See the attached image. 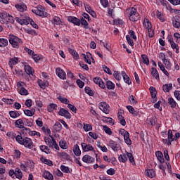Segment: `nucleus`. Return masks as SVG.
<instances>
[{
    "label": "nucleus",
    "instance_id": "1",
    "mask_svg": "<svg viewBox=\"0 0 180 180\" xmlns=\"http://www.w3.org/2000/svg\"><path fill=\"white\" fill-rule=\"evenodd\" d=\"M126 15L131 22H137V20H140V14L137 13V9L134 7L127 8L126 10Z\"/></svg>",
    "mask_w": 180,
    "mask_h": 180
},
{
    "label": "nucleus",
    "instance_id": "2",
    "mask_svg": "<svg viewBox=\"0 0 180 180\" xmlns=\"http://www.w3.org/2000/svg\"><path fill=\"white\" fill-rule=\"evenodd\" d=\"M8 41L13 49H19L20 44H22V39L13 34L8 36Z\"/></svg>",
    "mask_w": 180,
    "mask_h": 180
},
{
    "label": "nucleus",
    "instance_id": "3",
    "mask_svg": "<svg viewBox=\"0 0 180 180\" xmlns=\"http://www.w3.org/2000/svg\"><path fill=\"white\" fill-rule=\"evenodd\" d=\"M41 8V6H39L38 8L32 9V13H34L37 16H40L41 18H46V16H47V13L44 11V8Z\"/></svg>",
    "mask_w": 180,
    "mask_h": 180
},
{
    "label": "nucleus",
    "instance_id": "4",
    "mask_svg": "<svg viewBox=\"0 0 180 180\" xmlns=\"http://www.w3.org/2000/svg\"><path fill=\"white\" fill-rule=\"evenodd\" d=\"M119 133L120 134L123 136L126 144H127L128 146H131V140L130 139V134L129 133V131L121 129H120Z\"/></svg>",
    "mask_w": 180,
    "mask_h": 180
},
{
    "label": "nucleus",
    "instance_id": "5",
    "mask_svg": "<svg viewBox=\"0 0 180 180\" xmlns=\"http://www.w3.org/2000/svg\"><path fill=\"white\" fill-rule=\"evenodd\" d=\"M98 106L99 109H101L103 113L109 115V112H110V106H109V104L106 102H101Z\"/></svg>",
    "mask_w": 180,
    "mask_h": 180
},
{
    "label": "nucleus",
    "instance_id": "6",
    "mask_svg": "<svg viewBox=\"0 0 180 180\" xmlns=\"http://www.w3.org/2000/svg\"><path fill=\"white\" fill-rule=\"evenodd\" d=\"M108 146L112 148L113 151L117 152L122 149V147H120V144L117 143V142L110 140L108 142Z\"/></svg>",
    "mask_w": 180,
    "mask_h": 180
},
{
    "label": "nucleus",
    "instance_id": "7",
    "mask_svg": "<svg viewBox=\"0 0 180 180\" xmlns=\"http://www.w3.org/2000/svg\"><path fill=\"white\" fill-rule=\"evenodd\" d=\"M93 81L94 84H96L97 85H98L100 88H101L102 89H105L106 84H105V82H103V81L102 80V78L99 77H96L93 79Z\"/></svg>",
    "mask_w": 180,
    "mask_h": 180
},
{
    "label": "nucleus",
    "instance_id": "8",
    "mask_svg": "<svg viewBox=\"0 0 180 180\" xmlns=\"http://www.w3.org/2000/svg\"><path fill=\"white\" fill-rule=\"evenodd\" d=\"M22 146H25L26 148L32 150L33 148V141L30 138H24Z\"/></svg>",
    "mask_w": 180,
    "mask_h": 180
},
{
    "label": "nucleus",
    "instance_id": "9",
    "mask_svg": "<svg viewBox=\"0 0 180 180\" xmlns=\"http://www.w3.org/2000/svg\"><path fill=\"white\" fill-rule=\"evenodd\" d=\"M56 74L60 79H65V78H67V74L60 68H56Z\"/></svg>",
    "mask_w": 180,
    "mask_h": 180
},
{
    "label": "nucleus",
    "instance_id": "10",
    "mask_svg": "<svg viewBox=\"0 0 180 180\" xmlns=\"http://www.w3.org/2000/svg\"><path fill=\"white\" fill-rule=\"evenodd\" d=\"M81 146H82V148L83 151H84L85 153H87L88 151H94L95 152V149L94 148V146H92V145H91V144H86L85 143H82Z\"/></svg>",
    "mask_w": 180,
    "mask_h": 180
},
{
    "label": "nucleus",
    "instance_id": "11",
    "mask_svg": "<svg viewBox=\"0 0 180 180\" xmlns=\"http://www.w3.org/2000/svg\"><path fill=\"white\" fill-rule=\"evenodd\" d=\"M82 161L86 164H92L93 162H95V158L89 155H85L82 157Z\"/></svg>",
    "mask_w": 180,
    "mask_h": 180
},
{
    "label": "nucleus",
    "instance_id": "12",
    "mask_svg": "<svg viewBox=\"0 0 180 180\" xmlns=\"http://www.w3.org/2000/svg\"><path fill=\"white\" fill-rule=\"evenodd\" d=\"M58 113L60 116H64L66 119H71V114L64 108H60Z\"/></svg>",
    "mask_w": 180,
    "mask_h": 180
},
{
    "label": "nucleus",
    "instance_id": "13",
    "mask_svg": "<svg viewBox=\"0 0 180 180\" xmlns=\"http://www.w3.org/2000/svg\"><path fill=\"white\" fill-rule=\"evenodd\" d=\"M68 20L74 25H76V26H79V25H81V20L77 17L69 16Z\"/></svg>",
    "mask_w": 180,
    "mask_h": 180
},
{
    "label": "nucleus",
    "instance_id": "14",
    "mask_svg": "<svg viewBox=\"0 0 180 180\" xmlns=\"http://www.w3.org/2000/svg\"><path fill=\"white\" fill-rule=\"evenodd\" d=\"M180 18L176 15L172 18V25L176 29H179L180 27Z\"/></svg>",
    "mask_w": 180,
    "mask_h": 180
},
{
    "label": "nucleus",
    "instance_id": "15",
    "mask_svg": "<svg viewBox=\"0 0 180 180\" xmlns=\"http://www.w3.org/2000/svg\"><path fill=\"white\" fill-rule=\"evenodd\" d=\"M121 74L122 75V78L126 84L128 85H131V80H130V77L126 74L125 72L122 71L121 72Z\"/></svg>",
    "mask_w": 180,
    "mask_h": 180
},
{
    "label": "nucleus",
    "instance_id": "16",
    "mask_svg": "<svg viewBox=\"0 0 180 180\" xmlns=\"http://www.w3.org/2000/svg\"><path fill=\"white\" fill-rule=\"evenodd\" d=\"M43 176L44 177L45 179H48V180L54 179V176H53V174L47 170L44 171Z\"/></svg>",
    "mask_w": 180,
    "mask_h": 180
},
{
    "label": "nucleus",
    "instance_id": "17",
    "mask_svg": "<svg viewBox=\"0 0 180 180\" xmlns=\"http://www.w3.org/2000/svg\"><path fill=\"white\" fill-rule=\"evenodd\" d=\"M24 68L26 74L28 75H33V74H34V70L33 68H32V67H30V65H25Z\"/></svg>",
    "mask_w": 180,
    "mask_h": 180
},
{
    "label": "nucleus",
    "instance_id": "18",
    "mask_svg": "<svg viewBox=\"0 0 180 180\" xmlns=\"http://www.w3.org/2000/svg\"><path fill=\"white\" fill-rule=\"evenodd\" d=\"M68 51L72 56V57L75 60H79V55L75 50H74L71 48H69Z\"/></svg>",
    "mask_w": 180,
    "mask_h": 180
},
{
    "label": "nucleus",
    "instance_id": "19",
    "mask_svg": "<svg viewBox=\"0 0 180 180\" xmlns=\"http://www.w3.org/2000/svg\"><path fill=\"white\" fill-rule=\"evenodd\" d=\"M151 75L153 77V78H155V79H160V74L155 68H151Z\"/></svg>",
    "mask_w": 180,
    "mask_h": 180
},
{
    "label": "nucleus",
    "instance_id": "20",
    "mask_svg": "<svg viewBox=\"0 0 180 180\" xmlns=\"http://www.w3.org/2000/svg\"><path fill=\"white\" fill-rule=\"evenodd\" d=\"M146 175L148 178H154L155 176V171L153 169H149L146 171Z\"/></svg>",
    "mask_w": 180,
    "mask_h": 180
},
{
    "label": "nucleus",
    "instance_id": "21",
    "mask_svg": "<svg viewBox=\"0 0 180 180\" xmlns=\"http://www.w3.org/2000/svg\"><path fill=\"white\" fill-rule=\"evenodd\" d=\"M155 155H156L158 161H160V162L161 164H163V162H165L164 155H162V153L161 151L156 152Z\"/></svg>",
    "mask_w": 180,
    "mask_h": 180
},
{
    "label": "nucleus",
    "instance_id": "22",
    "mask_svg": "<svg viewBox=\"0 0 180 180\" xmlns=\"http://www.w3.org/2000/svg\"><path fill=\"white\" fill-rule=\"evenodd\" d=\"M18 61H19V58L16 57L11 58L8 63L10 68H13V65H16V64L18 63Z\"/></svg>",
    "mask_w": 180,
    "mask_h": 180
},
{
    "label": "nucleus",
    "instance_id": "23",
    "mask_svg": "<svg viewBox=\"0 0 180 180\" xmlns=\"http://www.w3.org/2000/svg\"><path fill=\"white\" fill-rule=\"evenodd\" d=\"M127 109L129 110V113H131L134 116H139V111L136 110L133 106L127 105Z\"/></svg>",
    "mask_w": 180,
    "mask_h": 180
},
{
    "label": "nucleus",
    "instance_id": "24",
    "mask_svg": "<svg viewBox=\"0 0 180 180\" xmlns=\"http://www.w3.org/2000/svg\"><path fill=\"white\" fill-rule=\"evenodd\" d=\"M15 178H17L18 179H22V178H23V173H22L20 169L18 167L15 168Z\"/></svg>",
    "mask_w": 180,
    "mask_h": 180
},
{
    "label": "nucleus",
    "instance_id": "25",
    "mask_svg": "<svg viewBox=\"0 0 180 180\" xmlns=\"http://www.w3.org/2000/svg\"><path fill=\"white\" fill-rule=\"evenodd\" d=\"M15 20L19 23L20 25H29V21L26 19H20L19 17H15Z\"/></svg>",
    "mask_w": 180,
    "mask_h": 180
},
{
    "label": "nucleus",
    "instance_id": "26",
    "mask_svg": "<svg viewBox=\"0 0 180 180\" xmlns=\"http://www.w3.org/2000/svg\"><path fill=\"white\" fill-rule=\"evenodd\" d=\"M40 160H41V162H43V164H46V165H49V167H53V161H51L44 157H41Z\"/></svg>",
    "mask_w": 180,
    "mask_h": 180
},
{
    "label": "nucleus",
    "instance_id": "27",
    "mask_svg": "<svg viewBox=\"0 0 180 180\" xmlns=\"http://www.w3.org/2000/svg\"><path fill=\"white\" fill-rule=\"evenodd\" d=\"M73 152L74 154L77 155V157H79V155H81V149H79L78 144L74 146Z\"/></svg>",
    "mask_w": 180,
    "mask_h": 180
},
{
    "label": "nucleus",
    "instance_id": "28",
    "mask_svg": "<svg viewBox=\"0 0 180 180\" xmlns=\"http://www.w3.org/2000/svg\"><path fill=\"white\" fill-rule=\"evenodd\" d=\"M143 26H144V27H146V29L147 30H148L149 29L153 28V25H151V22H150V20L148 19H145L143 20Z\"/></svg>",
    "mask_w": 180,
    "mask_h": 180
},
{
    "label": "nucleus",
    "instance_id": "29",
    "mask_svg": "<svg viewBox=\"0 0 180 180\" xmlns=\"http://www.w3.org/2000/svg\"><path fill=\"white\" fill-rule=\"evenodd\" d=\"M15 127H18V129H23L24 123L23 120L18 119L15 122Z\"/></svg>",
    "mask_w": 180,
    "mask_h": 180
},
{
    "label": "nucleus",
    "instance_id": "30",
    "mask_svg": "<svg viewBox=\"0 0 180 180\" xmlns=\"http://www.w3.org/2000/svg\"><path fill=\"white\" fill-rule=\"evenodd\" d=\"M167 103L171 106V108H176V102L175 101V100H174L172 97H170L167 99Z\"/></svg>",
    "mask_w": 180,
    "mask_h": 180
},
{
    "label": "nucleus",
    "instance_id": "31",
    "mask_svg": "<svg viewBox=\"0 0 180 180\" xmlns=\"http://www.w3.org/2000/svg\"><path fill=\"white\" fill-rule=\"evenodd\" d=\"M57 99H58L61 103H65V105H68V103H70V101L67 98L62 96H58Z\"/></svg>",
    "mask_w": 180,
    "mask_h": 180
},
{
    "label": "nucleus",
    "instance_id": "32",
    "mask_svg": "<svg viewBox=\"0 0 180 180\" xmlns=\"http://www.w3.org/2000/svg\"><path fill=\"white\" fill-rule=\"evenodd\" d=\"M158 65L167 77H169V73H168V71L165 70V68H164V65H162L161 62H158Z\"/></svg>",
    "mask_w": 180,
    "mask_h": 180
},
{
    "label": "nucleus",
    "instance_id": "33",
    "mask_svg": "<svg viewBox=\"0 0 180 180\" xmlns=\"http://www.w3.org/2000/svg\"><path fill=\"white\" fill-rule=\"evenodd\" d=\"M162 89L164 92H169L171 89H172V84H166L162 86Z\"/></svg>",
    "mask_w": 180,
    "mask_h": 180
},
{
    "label": "nucleus",
    "instance_id": "34",
    "mask_svg": "<svg viewBox=\"0 0 180 180\" xmlns=\"http://www.w3.org/2000/svg\"><path fill=\"white\" fill-rule=\"evenodd\" d=\"M9 115L10 117H12V119H17V117H19V116H20V113L18 111H10Z\"/></svg>",
    "mask_w": 180,
    "mask_h": 180
},
{
    "label": "nucleus",
    "instance_id": "35",
    "mask_svg": "<svg viewBox=\"0 0 180 180\" xmlns=\"http://www.w3.org/2000/svg\"><path fill=\"white\" fill-rule=\"evenodd\" d=\"M53 129L56 131H61L63 125H61V123L56 122L53 125Z\"/></svg>",
    "mask_w": 180,
    "mask_h": 180
},
{
    "label": "nucleus",
    "instance_id": "36",
    "mask_svg": "<svg viewBox=\"0 0 180 180\" xmlns=\"http://www.w3.org/2000/svg\"><path fill=\"white\" fill-rule=\"evenodd\" d=\"M127 157L128 153L127 152V154L120 155L118 158V160L120 161V162H126V161H127Z\"/></svg>",
    "mask_w": 180,
    "mask_h": 180
},
{
    "label": "nucleus",
    "instance_id": "37",
    "mask_svg": "<svg viewBox=\"0 0 180 180\" xmlns=\"http://www.w3.org/2000/svg\"><path fill=\"white\" fill-rule=\"evenodd\" d=\"M129 102H130L131 105H137V99L133 95H130L128 98Z\"/></svg>",
    "mask_w": 180,
    "mask_h": 180
},
{
    "label": "nucleus",
    "instance_id": "38",
    "mask_svg": "<svg viewBox=\"0 0 180 180\" xmlns=\"http://www.w3.org/2000/svg\"><path fill=\"white\" fill-rule=\"evenodd\" d=\"M83 57L84 58V61L87 63L91 65V59H89V57L92 58V55H91V53H88L86 55L83 54Z\"/></svg>",
    "mask_w": 180,
    "mask_h": 180
},
{
    "label": "nucleus",
    "instance_id": "39",
    "mask_svg": "<svg viewBox=\"0 0 180 180\" xmlns=\"http://www.w3.org/2000/svg\"><path fill=\"white\" fill-rule=\"evenodd\" d=\"M141 58L143 64H146V65H148V64H150V59H148V56H147V55L142 54Z\"/></svg>",
    "mask_w": 180,
    "mask_h": 180
},
{
    "label": "nucleus",
    "instance_id": "40",
    "mask_svg": "<svg viewBox=\"0 0 180 180\" xmlns=\"http://www.w3.org/2000/svg\"><path fill=\"white\" fill-rule=\"evenodd\" d=\"M20 95H22L24 96H26L27 95H29V91L25 89V87H20L18 89Z\"/></svg>",
    "mask_w": 180,
    "mask_h": 180
},
{
    "label": "nucleus",
    "instance_id": "41",
    "mask_svg": "<svg viewBox=\"0 0 180 180\" xmlns=\"http://www.w3.org/2000/svg\"><path fill=\"white\" fill-rule=\"evenodd\" d=\"M15 8L18 9V11H19V12H25V11L27 9V7L25 4L15 5Z\"/></svg>",
    "mask_w": 180,
    "mask_h": 180
},
{
    "label": "nucleus",
    "instance_id": "42",
    "mask_svg": "<svg viewBox=\"0 0 180 180\" xmlns=\"http://www.w3.org/2000/svg\"><path fill=\"white\" fill-rule=\"evenodd\" d=\"M118 120L122 126H126V120H124V117L122 114L118 115Z\"/></svg>",
    "mask_w": 180,
    "mask_h": 180
},
{
    "label": "nucleus",
    "instance_id": "43",
    "mask_svg": "<svg viewBox=\"0 0 180 180\" xmlns=\"http://www.w3.org/2000/svg\"><path fill=\"white\" fill-rule=\"evenodd\" d=\"M52 23L53 25H61V19L59 17L55 16L52 19Z\"/></svg>",
    "mask_w": 180,
    "mask_h": 180
},
{
    "label": "nucleus",
    "instance_id": "44",
    "mask_svg": "<svg viewBox=\"0 0 180 180\" xmlns=\"http://www.w3.org/2000/svg\"><path fill=\"white\" fill-rule=\"evenodd\" d=\"M106 86L110 90L115 89V83L112 82L110 80H107Z\"/></svg>",
    "mask_w": 180,
    "mask_h": 180
},
{
    "label": "nucleus",
    "instance_id": "45",
    "mask_svg": "<svg viewBox=\"0 0 180 180\" xmlns=\"http://www.w3.org/2000/svg\"><path fill=\"white\" fill-rule=\"evenodd\" d=\"M156 16L158 19H159V20H160L161 22H165V18H164V15H162V13H161L160 11H156Z\"/></svg>",
    "mask_w": 180,
    "mask_h": 180
},
{
    "label": "nucleus",
    "instance_id": "46",
    "mask_svg": "<svg viewBox=\"0 0 180 180\" xmlns=\"http://www.w3.org/2000/svg\"><path fill=\"white\" fill-rule=\"evenodd\" d=\"M8 46V39L0 38V47H6Z\"/></svg>",
    "mask_w": 180,
    "mask_h": 180
},
{
    "label": "nucleus",
    "instance_id": "47",
    "mask_svg": "<svg viewBox=\"0 0 180 180\" xmlns=\"http://www.w3.org/2000/svg\"><path fill=\"white\" fill-rule=\"evenodd\" d=\"M150 92V95L152 98H155L157 96V90L155 89V87L153 86H150L149 88Z\"/></svg>",
    "mask_w": 180,
    "mask_h": 180
},
{
    "label": "nucleus",
    "instance_id": "48",
    "mask_svg": "<svg viewBox=\"0 0 180 180\" xmlns=\"http://www.w3.org/2000/svg\"><path fill=\"white\" fill-rule=\"evenodd\" d=\"M25 130H27L30 134V136H38V137H40V134L36 131H30V128H25Z\"/></svg>",
    "mask_w": 180,
    "mask_h": 180
},
{
    "label": "nucleus",
    "instance_id": "49",
    "mask_svg": "<svg viewBox=\"0 0 180 180\" xmlns=\"http://www.w3.org/2000/svg\"><path fill=\"white\" fill-rule=\"evenodd\" d=\"M39 148L41 151H43L44 153H46V154H50V149H49V147L41 145L39 146Z\"/></svg>",
    "mask_w": 180,
    "mask_h": 180
},
{
    "label": "nucleus",
    "instance_id": "50",
    "mask_svg": "<svg viewBox=\"0 0 180 180\" xmlns=\"http://www.w3.org/2000/svg\"><path fill=\"white\" fill-rule=\"evenodd\" d=\"M103 130L105 131V133H106V134H108V136H112V129H110L109 127L104 125L103 127Z\"/></svg>",
    "mask_w": 180,
    "mask_h": 180
},
{
    "label": "nucleus",
    "instance_id": "51",
    "mask_svg": "<svg viewBox=\"0 0 180 180\" xmlns=\"http://www.w3.org/2000/svg\"><path fill=\"white\" fill-rule=\"evenodd\" d=\"M85 92L89 95V96H94V91L91 89L89 86H86L84 88Z\"/></svg>",
    "mask_w": 180,
    "mask_h": 180
},
{
    "label": "nucleus",
    "instance_id": "52",
    "mask_svg": "<svg viewBox=\"0 0 180 180\" xmlns=\"http://www.w3.org/2000/svg\"><path fill=\"white\" fill-rule=\"evenodd\" d=\"M56 108H57V104L51 103L47 107L48 112H53L54 109H57Z\"/></svg>",
    "mask_w": 180,
    "mask_h": 180
},
{
    "label": "nucleus",
    "instance_id": "53",
    "mask_svg": "<svg viewBox=\"0 0 180 180\" xmlns=\"http://www.w3.org/2000/svg\"><path fill=\"white\" fill-rule=\"evenodd\" d=\"M59 146L60 148H63V150H67L68 148V146H67V143L65 141H60Z\"/></svg>",
    "mask_w": 180,
    "mask_h": 180
},
{
    "label": "nucleus",
    "instance_id": "54",
    "mask_svg": "<svg viewBox=\"0 0 180 180\" xmlns=\"http://www.w3.org/2000/svg\"><path fill=\"white\" fill-rule=\"evenodd\" d=\"M24 113L25 115H26V116H33V115H34V110L32 109V110H24Z\"/></svg>",
    "mask_w": 180,
    "mask_h": 180
},
{
    "label": "nucleus",
    "instance_id": "55",
    "mask_svg": "<svg viewBox=\"0 0 180 180\" xmlns=\"http://www.w3.org/2000/svg\"><path fill=\"white\" fill-rule=\"evenodd\" d=\"M170 46L172 47V49H173V50H176V53L178 54V53H179V46H178V44H176L174 42H172V44H170Z\"/></svg>",
    "mask_w": 180,
    "mask_h": 180
},
{
    "label": "nucleus",
    "instance_id": "56",
    "mask_svg": "<svg viewBox=\"0 0 180 180\" xmlns=\"http://www.w3.org/2000/svg\"><path fill=\"white\" fill-rule=\"evenodd\" d=\"M126 39L127 41L128 44H129V46H131V47L134 46V41H133V39H131V38L130 37V35H127Z\"/></svg>",
    "mask_w": 180,
    "mask_h": 180
},
{
    "label": "nucleus",
    "instance_id": "57",
    "mask_svg": "<svg viewBox=\"0 0 180 180\" xmlns=\"http://www.w3.org/2000/svg\"><path fill=\"white\" fill-rule=\"evenodd\" d=\"M60 169L63 172H65V174H70V167H66L65 165H61Z\"/></svg>",
    "mask_w": 180,
    "mask_h": 180
},
{
    "label": "nucleus",
    "instance_id": "58",
    "mask_svg": "<svg viewBox=\"0 0 180 180\" xmlns=\"http://www.w3.org/2000/svg\"><path fill=\"white\" fill-rule=\"evenodd\" d=\"M8 16H9V14H8V13L4 11L0 13V18L1 19H4V20L6 19H8Z\"/></svg>",
    "mask_w": 180,
    "mask_h": 180
},
{
    "label": "nucleus",
    "instance_id": "59",
    "mask_svg": "<svg viewBox=\"0 0 180 180\" xmlns=\"http://www.w3.org/2000/svg\"><path fill=\"white\" fill-rule=\"evenodd\" d=\"M167 139L168 140H175V139H174V134H172V130L169 129L168 131V134H167Z\"/></svg>",
    "mask_w": 180,
    "mask_h": 180
},
{
    "label": "nucleus",
    "instance_id": "60",
    "mask_svg": "<svg viewBox=\"0 0 180 180\" xmlns=\"http://www.w3.org/2000/svg\"><path fill=\"white\" fill-rule=\"evenodd\" d=\"M15 140L17 142H18L19 144L22 145V144H23V141L25 140V139H22V136L18 135L15 137Z\"/></svg>",
    "mask_w": 180,
    "mask_h": 180
},
{
    "label": "nucleus",
    "instance_id": "61",
    "mask_svg": "<svg viewBox=\"0 0 180 180\" xmlns=\"http://www.w3.org/2000/svg\"><path fill=\"white\" fill-rule=\"evenodd\" d=\"M60 155H61L62 158H63L64 160H70L71 158L70 157V155H68V153H65V152H62L60 153Z\"/></svg>",
    "mask_w": 180,
    "mask_h": 180
},
{
    "label": "nucleus",
    "instance_id": "62",
    "mask_svg": "<svg viewBox=\"0 0 180 180\" xmlns=\"http://www.w3.org/2000/svg\"><path fill=\"white\" fill-rule=\"evenodd\" d=\"M127 158H129V162H131V164L134 165V157H133V154L128 153V156Z\"/></svg>",
    "mask_w": 180,
    "mask_h": 180
},
{
    "label": "nucleus",
    "instance_id": "63",
    "mask_svg": "<svg viewBox=\"0 0 180 180\" xmlns=\"http://www.w3.org/2000/svg\"><path fill=\"white\" fill-rule=\"evenodd\" d=\"M108 175H115L116 174V170L113 168H110L107 170Z\"/></svg>",
    "mask_w": 180,
    "mask_h": 180
},
{
    "label": "nucleus",
    "instance_id": "64",
    "mask_svg": "<svg viewBox=\"0 0 180 180\" xmlns=\"http://www.w3.org/2000/svg\"><path fill=\"white\" fill-rule=\"evenodd\" d=\"M162 61H163V64H165L166 68H171V62H169L167 59H165Z\"/></svg>",
    "mask_w": 180,
    "mask_h": 180
}]
</instances>
